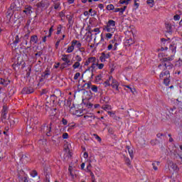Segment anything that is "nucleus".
Returning a JSON list of instances; mask_svg holds the SVG:
<instances>
[{
    "label": "nucleus",
    "instance_id": "1",
    "mask_svg": "<svg viewBox=\"0 0 182 182\" xmlns=\"http://www.w3.org/2000/svg\"><path fill=\"white\" fill-rule=\"evenodd\" d=\"M98 63L99 60H97L96 57H90L85 62V66H89V65H91V66L88 68V70H90V72H93L96 68H97Z\"/></svg>",
    "mask_w": 182,
    "mask_h": 182
},
{
    "label": "nucleus",
    "instance_id": "2",
    "mask_svg": "<svg viewBox=\"0 0 182 182\" xmlns=\"http://www.w3.org/2000/svg\"><path fill=\"white\" fill-rule=\"evenodd\" d=\"M174 59V55H172L171 57H164L161 60L162 64L159 65V69H171L173 65H170L171 60Z\"/></svg>",
    "mask_w": 182,
    "mask_h": 182
},
{
    "label": "nucleus",
    "instance_id": "3",
    "mask_svg": "<svg viewBox=\"0 0 182 182\" xmlns=\"http://www.w3.org/2000/svg\"><path fill=\"white\" fill-rule=\"evenodd\" d=\"M103 85L105 87H107V86H112V89H114L115 90H119V83L117 80L113 78V77H109L108 80H107Z\"/></svg>",
    "mask_w": 182,
    "mask_h": 182
},
{
    "label": "nucleus",
    "instance_id": "4",
    "mask_svg": "<svg viewBox=\"0 0 182 182\" xmlns=\"http://www.w3.org/2000/svg\"><path fill=\"white\" fill-rule=\"evenodd\" d=\"M104 31L110 33H114V32H116V21L114 20H109L104 27Z\"/></svg>",
    "mask_w": 182,
    "mask_h": 182
},
{
    "label": "nucleus",
    "instance_id": "5",
    "mask_svg": "<svg viewBox=\"0 0 182 182\" xmlns=\"http://www.w3.org/2000/svg\"><path fill=\"white\" fill-rule=\"evenodd\" d=\"M117 46H119V43L116 42V40H112L107 46V50H117Z\"/></svg>",
    "mask_w": 182,
    "mask_h": 182
},
{
    "label": "nucleus",
    "instance_id": "6",
    "mask_svg": "<svg viewBox=\"0 0 182 182\" xmlns=\"http://www.w3.org/2000/svg\"><path fill=\"white\" fill-rule=\"evenodd\" d=\"M70 45L74 49H80L82 48V43L77 40L71 41Z\"/></svg>",
    "mask_w": 182,
    "mask_h": 182
},
{
    "label": "nucleus",
    "instance_id": "7",
    "mask_svg": "<svg viewBox=\"0 0 182 182\" xmlns=\"http://www.w3.org/2000/svg\"><path fill=\"white\" fill-rule=\"evenodd\" d=\"M50 3L48 0H43L38 4L39 8H43V9H46L49 7Z\"/></svg>",
    "mask_w": 182,
    "mask_h": 182
},
{
    "label": "nucleus",
    "instance_id": "8",
    "mask_svg": "<svg viewBox=\"0 0 182 182\" xmlns=\"http://www.w3.org/2000/svg\"><path fill=\"white\" fill-rule=\"evenodd\" d=\"M159 78L163 80V79H170V71L166 70V71H163L159 75Z\"/></svg>",
    "mask_w": 182,
    "mask_h": 182
},
{
    "label": "nucleus",
    "instance_id": "9",
    "mask_svg": "<svg viewBox=\"0 0 182 182\" xmlns=\"http://www.w3.org/2000/svg\"><path fill=\"white\" fill-rule=\"evenodd\" d=\"M109 58H110V54L102 53L100 58V60L102 63L106 62V59H109Z\"/></svg>",
    "mask_w": 182,
    "mask_h": 182
},
{
    "label": "nucleus",
    "instance_id": "10",
    "mask_svg": "<svg viewBox=\"0 0 182 182\" xmlns=\"http://www.w3.org/2000/svg\"><path fill=\"white\" fill-rule=\"evenodd\" d=\"M72 110H73V108H71L70 113H72L75 116H77V117H80V116H83V112L81 109L75 110V112H73Z\"/></svg>",
    "mask_w": 182,
    "mask_h": 182
},
{
    "label": "nucleus",
    "instance_id": "11",
    "mask_svg": "<svg viewBox=\"0 0 182 182\" xmlns=\"http://www.w3.org/2000/svg\"><path fill=\"white\" fill-rule=\"evenodd\" d=\"M31 43H33V45L38 43V36L34 35L32 36L30 40Z\"/></svg>",
    "mask_w": 182,
    "mask_h": 182
},
{
    "label": "nucleus",
    "instance_id": "12",
    "mask_svg": "<svg viewBox=\"0 0 182 182\" xmlns=\"http://www.w3.org/2000/svg\"><path fill=\"white\" fill-rule=\"evenodd\" d=\"M23 12H24V14H26L27 15H31L32 14V7H31V6L26 7Z\"/></svg>",
    "mask_w": 182,
    "mask_h": 182
},
{
    "label": "nucleus",
    "instance_id": "13",
    "mask_svg": "<svg viewBox=\"0 0 182 182\" xmlns=\"http://www.w3.org/2000/svg\"><path fill=\"white\" fill-rule=\"evenodd\" d=\"M75 50V48L72 46V45L70 44V46H68V47L67 48L65 52L66 53H72V52H73Z\"/></svg>",
    "mask_w": 182,
    "mask_h": 182
},
{
    "label": "nucleus",
    "instance_id": "14",
    "mask_svg": "<svg viewBox=\"0 0 182 182\" xmlns=\"http://www.w3.org/2000/svg\"><path fill=\"white\" fill-rule=\"evenodd\" d=\"M46 135L47 136H50V132H51V129H52V126L50 124H49L48 126L46 127Z\"/></svg>",
    "mask_w": 182,
    "mask_h": 182
},
{
    "label": "nucleus",
    "instance_id": "15",
    "mask_svg": "<svg viewBox=\"0 0 182 182\" xmlns=\"http://www.w3.org/2000/svg\"><path fill=\"white\" fill-rule=\"evenodd\" d=\"M176 45H170V47H169V49H170V50H171V52H172V53H173V55H174L175 53H176Z\"/></svg>",
    "mask_w": 182,
    "mask_h": 182
},
{
    "label": "nucleus",
    "instance_id": "16",
    "mask_svg": "<svg viewBox=\"0 0 182 182\" xmlns=\"http://www.w3.org/2000/svg\"><path fill=\"white\" fill-rule=\"evenodd\" d=\"M79 68H80V62H75L73 65V69H74V70H76V69H79Z\"/></svg>",
    "mask_w": 182,
    "mask_h": 182
},
{
    "label": "nucleus",
    "instance_id": "17",
    "mask_svg": "<svg viewBox=\"0 0 182 182\" xmlns=\"http://www.w3.org/2000/svg\"><path fill=\"white\" fill-rule=\"evenodd\" d=\"M9 81L5 80L2 78L0 79V85H3V86H8Z\"/></svg>",
    "mask_w": 182,
    "mask_h": 182
},
{
    "label": "nucleus",
    "instance_id": "18",
    "mask_svg": "<svg viewBox=\"0 0 182 182\" xmlns=\"http://www.w3.org/2000/svg\"><path fill=\"white\" fill-rule=\"evenodd\" d=\"M103 110H105V112H108V110L112 109V106L109 105H105L102 106Z\"/></svg>",
    "mask_w": 182,
    "mask_h": 182
},
{
    "label": "nucleus",
    "instance_id": "19",
    "mask_svg": "<svg viewBox=\"0 0 182 182\" xmlns=\"http://www.w3.org/2000/svg\"><path fill=\"white\" fill-rule=\"evenodd\" d=\"M63 60L65 63H70V60H69L67 55L63 56Z\"/></svg>",
    "mask_w": 182,
    "mask_h": 182
},
{
    "label": "nucleus",
    "instance_id": "20",
    "mask_svg": "<svg viewBox=\"0 0 182 182\" xmlns=\"http://www.w3.org/2000/svg\"><path fill=\"white\" fill-rule=\"evenodd\" d=\"M175 66L176 68H181V66H182V60L179 59L178 61H176V63L175 64Z\"/></svg>",
    "mask_w": 182,
    "mask_h": 182
},
{
    "label": "nucleus",
    "instance_id": "21",
    "mask_svg": "<svg viewBox=\"0 0 182 182\" xmlns=\"http://www.w3.org/2000/svg\"><path fill=\"white\" fill-rule=\"evenodd\" d=\"M159 164H160V162H159V161L154 162L152 164L154 170L157 171L158 170L157 166H159Z\"/></svg>",
    "mask_w": 182,
    "mask_h": 182
},
{
    "label": "nucleus",
    "instance_id": "22",
    "mask_svg": "<svg viewBox=\"0 0 182 182\" xmlns=\"http://www.w3.org/2000/svg\"><path fill=\"white\" fill-rule=\"evenodd\" d=\"M63 26H62V25H59L57 28V35H60V33L62 32V29H63Z\"/></svg>",
    "mask_w": 182,
    "mask_h": 182
},
{
    "label": "nucleus",
    "instance_id": "23",
    "mask_svg": "<svg viewBox=\"0 0 182 182\" xmlns=\"http://www.w3.org/2000/svg\"><path fill=\"white\" fill-rule=\"evenodd\" d=\"M85 171L87 173L92 171V164H89L87 166V168L85 169Z\"/></svg>",
    "mask_w": 182,
    "mask_h": 182
},
{
    "label": "nucleus",
    "instance_id": "24",
    "mask_svg": "<svg viewBox=\"0 0 182 182\" xmlns=\"http://www.w3.org/2000/svg\"><path fill=\"white\" fill-rule=\"evenodd\" d=\"M107 11H113L114 10V6L113 4H109L107 6Z\"/></svg>",
    "mask_w": 182,
    "mask_h": 182
},
{
    "label": "nucleus",
    "instance_id": "25",
    "mask_svg": "<svg viewBox=\"0 0 182 182\" xmlns=\"http://www.w3.org/2000/svg\"><path fill=\"white\" fill-rule=\"evenodd\" d=\"M114 33H107L106 35H105V38L107 39H112V38L113 37V34Z\"/></svg>",
    "mask_w": 182,
    "mask_h": 182
},
{
    "label": "nucleus",
    "instance_id": "26",
    "mask_svg": "<svg viewBox=\"0 0 182 182\" xmlns=\"http://www.w3.org/2000/svg\"><path fill=\"white\" fill-rule=\"evenodd\" d=\"M164 83L166 85V86H168L170 84V78H165L164 79Z\"/></svg>",
    "mask_w": 182,
    "mask_h": 182
},
{
    "label": "nucleus",
    "instance_id": "27",
    "mask_svg": "<svg viewBox=\"0 0 182 182\" xmlns=\"http://www.w3.org/2000/svg\"><path fill=\"white\" fill-rule=\"evenodd\" d=\"M127 43L130 46V45H133L134 43V40H133V38H129L127 41Z\"/></svg>",
    "mask_w": 182,
    "mask_h": 182
},
{
    "label": "nucleus",
    "instance_id": "28",
    "mask_svg": "<svg viewBox=\"0 0 182 182\" xmlns=\"http://www.w3.org/2000/svg\"><path fill=\"white\" fill-rule=\"evenodd\" d=\"M102 80V75H99L95 77V81L99 83Z\"/></svg>",
    "mask_w": 182,
    "mask_h": 182
},
{
    "label": "nucleus",
    "instance_id": "29",
    "mask_svg": "<svg viewBox=\"0 0 182 182\" xmlns=\"http://www.w3.org/2000/svg\"><path fill=\"white\" fill-rule=\"evenodd\" d=\"M14 45L19 43V36H16L15 41H14Z\"/></svg>",
    "mask_w": 182,
    "mask_h": 182
},
{
    "label": "nucleus",
    "instance_id": "30",
    "mask_svg": "<svg viewBox=\"0 0 182 182\" xmlns=\"http://www.w3.org/2000/svg\"><path fill=\"white\" fill-rule=\"evenodd\" d=\"M146 4H148V5H151V6H154V0H147L146 1Z\"/></svg>",
    "mask_w": 182,
    "mask_h": 182
},
{
    "label": "nucleus",
    "instance_id": "31",
    "mask_svg": "<svg viewBox=\"0 0 182 182\" xmlns=\"http://www.w3.org/2000/svg\"><path fill=\"white\" fill-rule=\"evenodd\" d=\"M128 153L131 159H133V150L128 147Z\"/></svg>",
    "mask_w": 182,
    "mask_h": 182
},
{
    "label": "nucleus",
    "instance_id": "32",
    "mask_svg": "<svg viewBox=\"0 0 182 182\" xmlns=\"http://www.w3.org/2000/svg\"><path fill=\"white\" fill-rule=\"evenodd\" d=\"M89 12H90L91 16H95V15H96V11H94L92 9L89 10Z\"/></svg>",
    "mask_w": 182,
    "mask_h": 182
},
{
    "label": "nucleus",
    "instance_id": "33",
    "mask_svg": "<svg viewBox=\"0 0 182 182\" xmlns=\"http://www.w3.org/2000/svg\"><path fill=\"white\" fill-rule=\"evenodd\" d=\"M127 8V6H124L123 8H120L119 9V14H123L124 11H126V9Z\"/></svg>",
    "mask_w": 182,
    "mask_h": 182
},
{
    "label": "nucleus",
    "instance_id": "34",
    "mask_svg": "<svg viewBox=\"0 0 182 182\" xmlns=\"http://www.w3.org/2000/svg\"><path fill=\"white\" fill-rule=\"evenodd\" d=\"M49 75H50V73H49V72L48 71H46L43 75V77H45L46 79L49 77Z\"/></svg>",
    "mask_w": 182,
    "mask_h": 182
},
{
    "label": "nucleus",
    "instance_id": "35",
    "mask_svg": "<svg viewBox=\"0 0 182 182\" xmlns=\"http://www.w3.org/2000/svg\"><path fill=\"white\" fill-rule=\"evenodd\" d=\"M70 65V63H63V69H65V68H68Z\"/></svg>",
    "mask_w": 182,
    "mask_h": 182
},
{
    "label": "nucleus",
    "instance_id": "36",
    "mask_svg": "<svg viewBox=\"0 0 182 182\" xmlns=\"http://www.w3.org/2000/svg\"><path fill=\"white\" fill-rule=\"evenodd\" d=\"M80 77V73H77L74 76V80H77V79H79Z\"/></svg>",
    "mask_w": 182,
    "mask_h": 182
},
{
    "label": "nucleus",
    "instance_id": "37",
    "mask_svg": "<svg viewBox=\"0 0 182 182\" xmlns=\"http://www.w3.org/2000/svg\"><path fill=\"white\" fill-rule=\"evenodd\" d=\"M119 4H121V5H123V4H126V5H129V2H127V0H120L119 1Z\"/></svg>",
    "mask_w": 182,
    "mask_h": 182
},
{
    "label": "nucleus",
    "instance_id": "38",
    "mask_svg": "<svg viewBox=\"0 0 182 182\" xmlns=\"http://www.w3.org/2000/svg\"><path fill=\"white\" fill-rule=\"evenodd\" d=\"M66 18L68 19V22L70 23L72 21V14H67Z\"/></svg>",
    "mask_w": 182,
    "mask_h": 182
},
{
    "label": "nucleus",
    "instance_id": "39",
    "mask_svg": "<svg viewBox=\"0 0 182 182\" xmlns=\"http://www.w3.org/2000/svg\"><path fill=\"white\" fill-rule=\"evenodd\" d=\"M31 177H36L38 176V173L36 171H33V172L31 173Z\"/></svg>",
    "mask_w": 182,
    "mask_h": 182
},
{
    "label": "nucleus",
    "instance_id": "40",
    "mask_svg": "<svg viewBox=\"0 0 182 182\" xmlns=\"http://www.w3.org/2000/svg\"><path fill=\"white\" fill-rule=\"evenodd\" d=\"M76 62H79L80 63V62H82V57L80 55H77L76 58Z\"/></svg>",
    "mask_w": 182,
    "mask_h": 182
},
{
    "label": "nucleus",
    "instance_id": "41",
    "mask_svg": "<svg viewBox=\"0 0 182 182\" xmlns=\"http://www.w3.org/2000/svg\"><path fill=\"white\" fill-rule=\"evenodd\" d=\"M53 33V26L50 27V28L49 29V35H48V38L52 36V33Z\"/></svg>",
    "mask_w": 182,
    "mask_h": 182
},
{
    "label": "nucleus",
    "instance_id": "42",
    "mask_svg": "<svg viewBox=\"0 0 182 182\" xmlns=\"http://www.w3.org/2000/svg\"><path fill=\"white\" fill-rule=\"evenodd\" d=\"M92 31L96 33L95 35L100 33V29L99 28H94V30Z\"/></svg>",
    "mask_w": 182,
    "mask_h": 182
},
{
    "label": "nucleus",
    "instance_id": "43",
    "mask_svg": "<svg viewBox=\"0 0 182 182\" xmlns=\"http://www.w3.org/2000/svg\"><path fill=\"white\" fill-rule=\"evenodd\" d=\"M174 21H180V16L178 14H176L173 16Z\"/></svg>",
    "mask_w": 182,
    "mask_h": 182
},
{
    "label": "nucleus",
    "instance_id": "44",
    "mask_svg": "<svg viewBox=\"0 0 182 182\" xmlns=\"http://www.w3.org/2000/svg\"><path fill=\"white\" fill-rule=\"evenodd\" d=\"M91 90H92V92H95V93L97 92V87L95 85H93L91 88Z\"/></svg>",
    "mask_w": 182,
    "mask_h": 182
},
{
    "label": "nucleus",
    "instance_id": "45",
    "mask_svg": "<svg viewBox=\"0 0 182 182\" xmlns=\"http://www.w3.org/2000/svg\"><path fill=\"white\" fill-rule=\"evenodd\" d=\"M93 136H95V139H96V140H97V141H102V139H100V138L99 137V136H97V134H93Z\"/></svg>",
    "mask_w": 182,
    "mask_h": 182
},
{
    "label": "nucleus",
    "instance_id": "46",
    "mask_svg": "<svg viewBox=\"0 0 182 182\" xmlns=\"http://www.w3.org/2000/svg\"><path fill=\"white\" fill-rule=\"evenodd\" d=\"M97 67L98 68V69H102L103 68H105V64L103 63L98 64Z\"/></svg>",
    "mask_w": 182,
    "mask_h": 182
},
{
    "label": "nucleus",
    "instance_id": "47",
    "mask_svg": "<svg viewBox=\"0 0 182 182\" xmlns=\"http://www.w3.org/2000/svg\"><path fill=\"white\" fill-rule=\"evenodd\" d=\"M69 138V134L64 133L63 134V139H68Z\"/></svg>",
    "mask_w": 182,
    "mask_h": 182
},
{
    "label": "nucleus",
    "instance_id": "48",
    "mask_svg": "<svg viewBox=\"0 0 182 182\" xmlns=\"http://www.w3.org/2000/svg\"><path fill=\"white\" fill-rule=\"evenodd\" d=\"M139 6L140 4H139V3H136V2H135L134 4L135 9H138Z\"/></svg>",
    "mask_w": 182,
    "mask_h": 182
},
{
    "label": "nucleus",
    "instance_id": "49",
    "mask_svg": "<svg viewBox=\"0 0 182 182\" xmlns=\"http://www.w3.org/2000/svg\"><path fill=\"white\" fill-rule=\"evenodd\" d=\"M62 123L64 124V126H66V124H68V120L63 119Z\"/></svg>",
    "mask_w": 182,
    "mask_h": 182
},
{
    "label": "nucleus",
    "instance_id": "50",
    "mask_svg": "<svg viewBox=\"0 0 182 182\" xmlns=\"http://www.w3.org/2000/svg\"><path fill=\"white\" fill-rule=\"evenodd\" d=\"M60 43V40H58L55 43V48L58 49L59 48V44Z\"/></svg>",
    "mask_w": 182,
    "mask_h": 182
},
{
    "label": "nucleus",
    "instance_id": "51",
    "mask_svg": "<svg viewBox=\"0 0 182 182\" xmlns=\"http://www.w3.org/2000/svg\"><path fill=\"white\" fill-rule=\"evenodd\" d=\"M125 161L128 166H130V159L129 158H126Z\"/></svg>",
    "mask_w": 182,
    "mask_h": 182
},
{
    "label": "nucleus",
    "instance_id": "52",
    "mask_svg": "<svg viewBox=\"0 0 182 182\" xmlns=\"http://www.w3.org/2000/svg\"><path fill=\"white\" fill-rule=\"evenodd\" d=\"M83 157L84 159H87V157H89V154H87V152H85L83 154Z\"/></svg>",
    "mask_w": 182,
    "mask_h": 182
},
{
    "label": "nucleus",
    "instance_id": "53",
    "mask_svg": "<svg viewBox=\"0 0 182 182\" xmlns=\"http://www.w3.org/2000/svg\"><path fill=\"white\" fill-rule=\"evenodd\" d=\"M85 119H94L93 116L85 115Z\"/></svg>",
    "mask_w": 182,
    "mask_h": 182
},
{
    "label": "nucleus",
    "instance_id": "54",
    "mask_svg": "<svg viewBox=\"0 0 182 182\" xmlns=\"http://www.w3.org/2000/svg\"><path fill=\"white\" fill-rule=\"evenodd\" d=\"M129 90H130V92H131L132 93L134 94V92H136V88H132V87H131V88L129 89Z\"/></svg>",
    "mask_w": 182,
    "mask_h": 182
},
{
    "label": "nucleus",
    "instance_id": "55",
    "mask_svg": "<svg viewBox=\"0 0 182 182\" xmlns=\"http://www.w3.org/2000/svg\"><path fill=\"white\" fill-rule=\"evenodd\" d=\"M161 42H162L163 43H164V44L168 43V41H166V39H164V38H161Z\"/></svg>",
    "mask_w": 182,
    "mask_h": 182
},
{
    "label": "nucleus",
    "instance_id": "56",
    "mask_svg": "<svg viewBox=\"0 0 182 182\" xmlns=\"http://www.w3.org/2000/svg\"><path fill=\"white\" fill-rule=\"evenodd\" d=\"M98 8H100V9H103V8H105V6L102 4L98 5Z\"/></svg>",
    "mask_w": 182,
    "mask_h": 182
},
{
    "label": "nucleus",
    "instance_id": "57",
    "mask_svg": "<svg viewBox=\"0 0 182 182\" xmlns=\"http://www.w3.org/2000/svg\"><path fill=\"white\" fill-rule=\"evenodd\" d=\"M90 173V176H91V177H92V178H95V174L93 173V172H92V171H90V172H88Z\"/></svg>",
    "mask_w": 182,
    "mask_h": 182
},
{
    "label": "nucleus",
    "instance_id": "58",
    "mask_svg": "<svg viewBox=\"0 0 182 182\" xmlns=\"http://www.w3.org/2000/svg\"><path fill=\"white\" fill-rule=\"evenodd\" d=\"M85 163H82L81 164V170H85Z\"/></svg>",
    "mask_w": 182,
    "mask_h": 182
},
{
    "label": "nucleus",
    "instance_id": "59",
    "mask_svg": "<svg viewBox=\"0 0 182 182\" xmlns=\"http://www.w3.org/2000/svg\"><path fill=\"white\" fill-rule=\"evenodd\" d=\"M167 49H168V48H167V47H165V48H163V47L161 48V50L162 52H163V50H167Z\"/></svg>",
    "mask_w": 182,
    "mask_h": 182
},
{
    "label": "nucleus",
    "instance_id": "60",
    "mask_svg": "<svg viewBox=\"0 0 182 182\" xmlns=\"http://www.w3.org/2000/svg\"><path fill=\"white\" fill-rule=\"evenodd\" d=\"M68 4H73V2H75V0H68Z\"/></svg>",
    "mask_w": 182,
    "mask_h": 182
},
{
    "label": "nucleus",
    "instance_id": "61",
    "mask_svg": "<svg viewBox=\"0 0 182 182\" xmlns=\"http://www.w3.org/2000/svg\"><path fill=\"white\" fill-rule=\"evenodd\" d=\"M100 107V105L99 104H96L94 105L95 109H97V107Z\"/></svg>",
    "mask_w": 182,
    "mask_h": 182
},
{
    "label": "nucleus",
    "instance_id": "62",
    "mask_svg": "<svg viewBox=\"0 0 182 182\" xmlns=\"http://www.w3.org/2000/svg\"><path fill=\"white\" fill-rule=\"evenodd\" d=\"M120 9H114V12H119Z\"/></svg>",
    "mask_w": 182,
    "mask_h": 182
},
{
    "label": "nucleus",
    "instance_id": "63",
    "mask_svg": "<svg viewBox=\"0 0 182 182\" xmlns=\"http://www.w3.org/2000/svg\"><path fill=\"white\" fill-rule=\"evenodd\" d=\"M46 38H48V36H44L43 38V42H46Z\"/></svg>",
    "mask_w": 182,
    "mask_h": 182
},
{
    "label": "nucleus",
    "instance_id": "64",
    "mask_svg": "<svg viewBox=\"0 0 182 182\" xmlns=\"http://www.w3.org/2000/svg\"><path fill=\"white\" fill-rule=\"evenodd\" d=\"M55 9H59V4H57L54 6Z\"/></svg>",
    "mask_w": 182,
    "mask_h": 182
}]
</instances>
